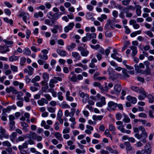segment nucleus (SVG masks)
<instances>
[{"mask_svg":"<svg viewBox=\"0 0 154 154\" xmlns=\"http://www.w3.org/2000/svg\"><path fill=\"white\" fill-rule=\"evenodd\" d=\"M5 113L3 112L2 113V116L1 117V119L2 121H5L7 120L6 117L7 115Z\"/></svg>","mask_w":154,"mask_h":154,"instance_id":"e2e57ef3","label":"nucleus"},{"mask_svg":"<svg viewBox=\"0 0 154 154\" xmlns=\"http://www.w3.org/2000/svg\"><path fill=\"white\" fill-rule=\"evenodd\" d=\"M75 111V109L72 108L71 109V112H69L68 110H66L64 112V115L66 117L69 116L70 117H73L74 116V113Z\"/></svg>","mask_w":154,"mask_h":154,"instance_id":"9b49d317","label":"nucleus"},{"mask_svg":"<svg viewBox=\"0 0 154 154\" xmlns=\"http://www.w3.org/2000/svg\"><path fill=\"white\" fill-rule=\"evenodd\" d=\"M152 149L150 148H148L147 149L141 150L142 154H151L152 152Z\"/></svg>","mask_w":154,"mask_h":154,"instance_id":"72a5a7b5","label":"nucleus"},{"mask_svg":"<svg viewBox=\"0 0 154 154\" xmlns=\"http://www.w3.org/2000/svg\"><path fill=\"white\" fill-rule=\"evenodd\" d=\"M139 130L141 131L140 134L136 133L134 134V137L138 139H141V141L143 143L146 142V140L147 137V134L145 128L143 126H141L139 128Z\"/></svg>","mask_w":154,"mask_h":154,"instance_id":"f257e3e1","label":"nucleus"},{"mask_svg":"<svg viewBox=\"0 0 154 154\" xmlns=\"http://www.w3.org/2000/svg\"><path fill=\"white\" fill-rule=\"evenodd\" d=\"M6 91L8 93L12 92L13 94H16L17 92L16 90L13 87L10 86L6 89Z\"/></svg>","mask_w":154,"mask_h":154,"instance_id":"393cba45","label":"nucleus"},{"mask_svg":"<svg viewBox=\"0 0 154 154\" xmlns=\"http://www.w3.org/2000/svg\"><path fill=\"white\" fill-rule=\"evenodd\" d=\"M70 129L69 128H65L63 130L62 133L63 134H68L69 133Z\"/></svg>","mask_w":154,"mask_h":154,"instance_id":"680f3d73","label":"nucleus"},{"mask_svg":"<svg viewBox=\"0 0 154 154\" xmlns=\"http://www.w3.org/2000/svg\"><path fill=\"white\" fill-rule=\"evenodd\" d=\"M43 96L48 101H51L52 99L51 96L48 94H44Z\"/></svg>","mask_w":154,"mask_h":154,"instance_id":"5fc2aeb1","label":"nucleus"},{"mask_svg":"<svg viewBox=\"0 0 154 154\" xmlns=\"http://www.w3.org/2000/svg\"><path fill=\"white\" fill-rule=\"evenodd\" d=\"M75 25L73 22H71L64 28V31L66 33L68 32L69 30H71Z\"/></svg>","mask_w":154,"mask_h":154,"instance_id":"4468645a","label":"nucleus"},{"mask_svg":"<svg viewBox=\"0 0 154 154\" xmlns=\"http://www.w3.org/2000/svg\"><path fill=\"white\" fill-rule=\"evenodd\" d=\"M17 136V133L16 132H13L9 136L11 140L13 142Z\"/></svg>","mask_w":154,"mask_h":154,"instance_id":"f704fd0d","label":"nucleus"},{"mask_svg":"<svg viewBox=\"0 0 154 154\" xmlns=\"http://www.w3.org/2000/svg\"><path fill=\"white\" fill-rule=\"evenodd\" d=\"M93 15V14L92 12H88L86 14L87 18L89 19L91 18Z\"/></svg>","mask_w":154,"mask_h":154,"instance_id":"338daca9","label":"nucleus"},{"mask_svg":"<svg viewBox=\"0 0 154 154\" xmlns=\"http://www.w3.org/2000/svg\"><path fill=\"white\" fill-rule=\"evenodd\" d=\"M129 48L132 51L131 56L133 57H134L137 53V47L135 46L131 45L130 46Z\"/></svg>","mask_w":154,"mask_h":154,"instance_id":"6ab92c4d","label":"nucleus"},{"mask_svg":"<svg viewBox=\"0 0 154 154\" xmlns=\"http://www.w3.org/2000/svg\"><path fill=\"white\" fill-rule=\"evenodd\" d=\"M85 30L86 32L91 31V32L93 33L95 31L96 29L94 26H91L90 27H86L85 28Z\"/></svg>","mask_w":154,"mask_h":154,"instance_id":"473e14b6","label":"nucleus"},{"mask_svg":"<svg viewBox=\"0 0 154 154\" xmlns=\"http://www.w3.org/2000/svg\"><path fill=\"white\" fill-rule=\"evenodd\" d=\"M26 61V58L24 57H22L20 58V64L23 66L24 65Z\"/></svg>","mask_w":154,"mask_h":154,"instance_id":"4d7b16f0","label":"nucleus"},{"mask_svg":"<svg viewBox=\"0 0 154 154\" xmlns=\"http://www.w3.org/2000/svg\"><path fill=\"white\" fill-rule=\"evenodd\" d=\"M127 100L131 103L135 104L137 102V99L135 97H132L131 96H128L127 97Z\"/></svg>","mask_w":154,"mask_h":154,"instance_id":"b1692460","label":"nucleus"},{"mask_svg":"<svg viewBox=\"0 0 154 154\" xmlns=\"http://www.w3.org/2000/svg\"><path fill=\"white\" fill-rule=\"evenodd\" d=\"M37 103L39 106H43L45 104H47L48 102L45 98H42L37 101Z\"/></svg>","mask_w":154,"mask_h":154,"instance_id":"a211bd4d","label":"nucleus"},{"mask_svg":"<svg viewBox=\"0 0 154 154\" xmlns=\"http://www.w3.org/2000/svg\"><path fill=\"white\" fill-rule=\"evenodd\" d=\"M131 0H123L122 1V4L124 6H127L128 5Z\"/></svg>","mask_w":154,"mask_h":154,"instance_id":"052dcab7","label":"nucleus"},{"mask_svg":"<svg viewBox=\"0 0 154 154\" xmlns=\"http://www.w3.org/2000/svg\"><path fill=\"white\" fill-rule=\"evenodd\" d=\"M85 149L80 150V149L77 148L75 149V152L78 154H84L85 153Z\"/></svg>","mask_w":154,"mask_h":154,"instance_id":"6e6d98bb","label":"nucleus"},{"mask_svg":"<svg viewBox=\"0 0 154 154\" xmlns=\"http://www.w3.org/2000/svg\"><path fill=\"white\" fill-rule=\"evenodd\" d=\"M3 42L5 44V45H6L8 47V48L12 47L14 44L13 41L11 40H9L8 38L4 39Z\"/></svg>","mask_w":154,"mask_h":154,"instance_id":"2eb2a0df","label":"nucleus"},{"mask_svg":"<svg viewBox=\"0 0 154 154\" xmlns=\"http://www.w3.org/2000/svg\"><path fill=\"white\" fill-rule=\"evenodd\" d=\"M16 109L15 105H13L11 106H8L6 108H4L2 111L3 112H9L12 110H15Z\"/></svg>","mask_w":154,"mask_h":154,"instance_id":"ddd939ff","label":"nucleus"},{"mask_svg":"<svg viewBox=\"0 0 154 154\" xmlns=\"http://www.w3.org/2000/svg\"><path fill=\"white\" fill-rule=\"evenodd\" d=\"M141 7L139 5L135 6V9H136V14L137 16H140L141 13Z\"/></svg>","mask_w":154,"mask_h":154,"instance_id":"412c9836","label":"nucleus"},{"mask_svg":"<svg viewBox=\"0 0 154 154\" xmlns=\"http://www.w3.org/2000/svg\"><path fill=\"white\" fill-rule=\"evenodd\" d=\"M138 116L140 118H146L147 117V115L144 112H141L138 115Z\"/></svg>","mask_w":154,"mask_h":154,"instance_id":"69168bd1","label":"nucleus"},{"mask_svg":"<svg viewBox=\"0 0 154 154\" xmlns=\"http://www.w3.org/2000/svg\"><path fill=\"white\" fill-rule=\"evenodd\" d=\"M117 146L116 145H113L112 146H107L106 149L111 154H119L120 153L119 151L117 149Z\"/></svg>","mask_w":154,"mask_h":154,"instance_id":"20e7f679","label":"nucleus"},{"mask_svg":"<svg viewBox=\"0 0 154 154\" xmlns=\"http://www.w3.org/2000/svg\"><path fill=\"white\" fill-rule=\"evenodd\" d=\"M147 97L149 103H152L154 102V97L152 95L148 94L147 96Z\"/></svg>","mask_w":154,"mask_h":154,"instance_id":"de8ad7c7","label":"nucleus"},{"mask_svg":"<svg viewBox=\"0 0 154 154\" xmlns=\"http://www.w3.org/2000/svg\"><path fill=\"white\" fill-rule=\"evenodd\" d=\"M20 17H22V18L24 22L26 23H27V20L29 19V14L24 12H21L19 15Z\"/></svg>","mask_w":154,"mask_h":154,"instance_id":"6e6552de","label":"nucleus"},{"mask_svg":"<svg viewBox=\"0 0 154 154\" xmlns=\"http://www.w3.org/2000/svg\"><path fill=\"white\" fill-rule=\"evenodd\" d=\"M61 107L63 109H69L70 108V106L66 103V102L63 101L61 104Z\"/></svg>","mask_w":154,"mask_h":154,"instance_id":"a19ab883","label":"nucleus"},{"mask_svg":"<svg viewBox=\"0 0 154 154\" xmlns=\"http://www.w3.org/2000/svg\"><path fill=\"white\" fill-rule=\"evenodd\" d=\"M40 77L38 75L36 76L34 78L32 79L31 81L32 82H35L38 81L40 79Z\"/></svg>","mask_w":154,"mask_h":154,"instance_id":"13d9d810","label":"nucleus"},{"mask_svg":"<svg viewBox=\"0 0 154 154\" xmlns=\"http://www.w3.org/2000/svg\"><path fill=\"white\" fill-rule=\"evenodd\" d=\"M69 79L72 82H76L77 81L76 75H74L71 77H69Z\"/></svg>","mask_w":154,"mask_h":154,"instance_id":"8fccbe9b","label":"nucleus"},{"mask_svg":"<svg viewBox=\"0 0 154 154\" xmlns=\"http://www.w3.org/2000/svg\"><path fill=\"white\" fill-rule=\"evenodd\" d=\"M76 46V44L74 43H72L70 45H67L66 48L68 51H72Z\"/></svg>","mask_w":154,"mask_h":154,"instance_id":"a878e982","label":"nucleus"},{"mask_svg":"<svg viewBox=\"0 0 154 154\" xmlns=\"http://www.w3.org/2000/svg\"><path fill=\"white\" fill-rule=\"evenodd\" d=\"M124 145L126 146V150L129 151L132 149V147L129 142H126L124 143Z\"/></svg>","mask_w":154,"mask_h":154,"instance_id":"c9c22d12","label":"nucleus"},{"mask_svg":"<svg viewBox=\"0 0 154 154\" xmlns=\"http://www.w3.org/2000/svg\"><path fill=\"white\" fill-rule=\"evenodd\" d=\"M57 96L58 99L60 101H62L64 98L63 96V93L61 92H59L57 93Z\"/></svg>","mask_w":154,"mask_h":154,"instance_id":"3c124183","label":"nucleus"},{"mask_svg":"<svg viewBox=\"0 0 154 154\" xmlns=\"http://www.w3.org/2000/svg\"><path fill=\"white\" fill-rule=\"evenodd\" d=\"M10 68L11 71L14 72H17L18 71L17 66L13 65H10Z\"/></svg>","mask_w":154,"mask_h":154,"instance_id":"58836bf2","label":"nucleus"},{"mask_svg":"<svg viewBox=\"0 0 154 154\" xmlns=\"http://www.w3.org/2000/svg\"><path fill=\"white\" fill-rule=\"evenodd\" d=\"M122 73L124 77L125 78L129 77V75L128 74L127 70L125 68H123L122 69Z\"/></svg>","mask_w":154,"mask_h":154,"instance_id":"09e8293b","label":"nucleus"},{"mask_svg":"<svg viewBox=\"0 0 154 154\" xmlns=\"http://www.w3.org/2000/svg\"><path fill=\"white\" fill-rule=\"evenodd\" d=\"M131 88L133 91L140 94L138 97V99L139 100H143L146 97V94L143 88H139L137 87L133 86L131 87Z\"/></svg>","mask_w":154,"mask_h":154,"instance_id":"f03ea898","label":"nucleus"},{"mask_svg":"<svg viewBox=\"0 0 154 154\" xmlns=\"http://www.w3.org/2000/svg\"><path fill=\"white\" fill-rule=\"evenodd\" d=\"M2 144L4 146H7L8 147H10L11 146L10 142L7 140L3 141L2 142Z\"/></svg>","mask_w":154,"mask_h":154,"instance_id":"864d4df0","label":"nucleus"},{"mask_svg":"<svg viewBox=\"0 0 154 154\" xmlns=\"http://www.w3.org/2000/svg\"><path fill=\"white\" fill-rule=\"evenodd\" d=\"M145 33L150 38H152L154 36V35L150 31H146L145 32Z\"/></svg>","mask_w":154,"mask_h":154,"instance_id":"774afa93","label":"nucleus"},{"mask_svg":"<svg viewBox=\"0 0 154 154\" xmlns=\"http://www.w3.org/2000/svg\"><path fill=\"white\" fill-rule=\"evenodd\" d=\"M107 18L106 15L105 14H102L101 15V17H98L97 20L100 22H103L104 20L106 19Z\"/></svg>","mask_w":154,"mask_h":154,"instance_id":"37998d69","label":"nucleus"},{"mask_svg":"<svg viewBox=\"0 0 154 154\" xmlns=\"http://www.w3.org/2000/svg\"><path fill=\"white\" fill-rule=\"evenodd\" d=\"M54 136L58 140L60 141L63 140V138L62 137L61 134L59 132H56L54 134Z\"/></svg>","mask_w":154,"mask_h":154,"instance_id":"4c0bfd02","label":"nucleus"},{"mask_svg":"<svg viewBox=\"0 0 154 154\" xmlns=\"http://www.w3.org/2000/svg\"><path fill=\"white\" fill-rule=\"evenodd\" d=\"M62 79L59 77H54L52 79H51L49 82V86L50 87L53 88L54 87V84L57 83L58 81H61Z\"/></svg>","mask_w":154,"mask_h":154,"instance_id":"39448f33","label":"nucleus"},{"mask_svg":"<svg viewBox=\"0 0 154 154\" xmlns=\"http://www.w3.org/2000/svg\"><path fill=\"white\" fill-rule=\"evenodd\" d=\"M108 72L109 76V78H111L113 81L121 77V75L120 74L115 73L114 70L111 67L108 68Z\"/></svg>","mask_w":154,"mask_h":154,"instance_id":"7ed1b4c3","label":"nucleus"},{"mask_svg":"<svg viewBox=\"0 0 154 154\" xmlns=\"http://www.w3.org/2000/svg\"><path fill=\"white\" fill-rule=\"evenodd\" d=\"M114 91L111 90L110 91L112 94H118L119 93L121 90V86L118 84H116L115 85L114 87Z\"/></svg>","mask_w":154,"mask_h":154,"instance_id":"0eeeda50","label":"nucleus"},{"mask_svg":"<svg viewBox=\"0 0 154 154\" xmlns=\"http://www.w3.org/2000/svg\"><path fill=\"white\" fill-rule=\"evenodd\" d=\"M20 57L12 55L10 57L8 58V60L9 61L13 62L14 61L18 60Z\"/></svg>","mask_w":154,"mask_h":154,"instance_id":"7c9ffc66","label":"nucleus"},{"mask_svg":"<svg viewBox=\"0 0 154 154\" xmlns=\"http://www.w3.org/2000/svg\"><path fill=\"white\" fill-rule=\"evenodd\" d=\"M15 122L14 121L9 122L10 127L11 130L13 131L14 129L15 128Z\"/></svg>","mask_w":154,"mask_h":154,"instance_id":"603ef678","label":"nucleus"},{"mask_svg":"<svg viewBox=\"0 0 154 154\" xmlns=\"http://www.w3.org/2000/svg\"><path fill=\"white\" fill-rule=\"evenodd\" d=\"M89 52L87 50V48H85L82 52H80L81 54L82 57H87L89 54Z\"/></svg>","mask_w":154,"mask_h":154,"instance_id":"2f4dec72","label":"nucleus"},{"mask_svg":"<svg viewBox=\"0 0 154 154\" xmlns=\"http://www.w3.org/2000/svg\"><path fill=\"white\" fill-rule=\"evenodd\" d=\"M87 129L85 131V133L88 134H90L91 133V131L94 129L93 127L90 125H87L86 126Z\"/></svg>","mask_w":154,"mask_h":154,"instance_id":"aec40b11","label":"nucleus"},{"mask_svg":"<svg viewBox=\"0 0 154 154\" xmlns=\"http://www.w3.org/2000/svg\"><path fill=\"white\" fill-rule=\"evenodd\" d=\"M124 118L122 119L123 122L125 123H129L130 122V119L129 117L125 114L123 115Z\"/></svg>","mask_w":154,"mask_h":154,"instance_id":"e433bc0d","label":"nucleus"},{"mask_svg":"<svg viewBox=\"0 0 154 154\" xmlns=\"http://www.w3.org/2000/svg\"><path fill=\"white\" fill-rule=\"evenodd\" d=\"M56 107H53L52 106H49L47 107L48 111L50 113H54L55 112Z\"/></svg>","mask_w":154,"mask_h":154,"instance_id":"a18cd8bd","label":"nucleus"},{"mask_svg":"<svg viewBox=\"0 0 154 154\" xmlns=\"http://www.w3.org/2000/svg\"><path fill=\"white\" fill-rule=\"evenodd\" d=\"M89 99V97L88 95L87 94L84 97L82 98V102L83 103H86L87 101Z\"/></svg>","mask_w":154,"mask_h":154,"instance_id":"bf43d9fd","label":"nucleus"},{"mask_svg":"<svg viewBox=\"0 0 154 154\" xmlns=\"http://www.w3.org/2000/svg\"><path fill=\"white\" fill-rule=\"evenodd\" d=\"M103 117V115L97 116L96 115H94L92 116L93 119L95 121H101Z\"/></svg>","mask_w":154,"mask_h":154,"instance_id":"bb28decb","label":"nucleus"},{"mask_svg":"<svg viewBox=\"0 0 154 154\" xmlns=\"http://www.w3.org/2000/svg\"><path fill=\"white\" fill-rule=\"evenodd\" d=\"M72 56L73 58L75 59L76 60H80L81 58V57L80 54L77 52H72Z\"/></svg>","mask_w":154,"mask_h":154,"instance_id":"f3484780","label":"nucleus"},{"mask_svg":"<svg viewBox=\"0 0 154 154\" xmlns=\"http://www.w3.org/2000/svg\"><path fill=\"white\" fill-rule=\"evenodd\" d=\"M6 130L4 128H0V139L2 140L3 138L8 139L9 137L8 135L5 134Z\"/></svg>","mask_w":154,"mask_h":154,"instance_id":"1a4fd4ad","label":"nucleus"},{"mask_svg":"<svg viewBox=\"0 0 154 154\" xmlns=\"http://www.w3.org/2000/svg\"><path fill=\"white\" fill-rule=\"evenodd\" d=\"M117 103L112 101L109 102L107 103V109L109 111H114L116 108Z\"/></svg>","mask_w":154,"mask_h":154,"instance_id":"423d86ee","label":"nucleus"},{"mask_svg":"<svg viewBox=\"0 0 154 154\" xmlns=\"http://www.w3.org/2000/svg\"><path fill=\"white\" fill-rule=\"evenodd\" d=\"M42 77L44 81H48L49 76L48 74L46 72L43 73L42 74Z\"/></svg>","mask_w":154,"mask_h":154,"instance_id":"79ce46f5","label":"nucleus"},{"mask_svg":"<svg viewBox=\"0 0 154 154\" xmlns=\"http://www.w3.org/2000/svg\"><path fill=\"white\" fill-rule=\"evenodd\" d=\"M93 86L95 87H98L102 91H108L109 90V88H108L107 86L106 85L104 88H103L100 83L99 82H94L93 83Z\"/></svg>","mask_w":154,"mask_h":154,"instance_id":"9d476101","label":"nucleus"},{"mask_svg":"<svg viewBox=\"0 0 154 154\" xmlns=\"http://www.w3.org/2000/svg\"><path fill=\"white\" fill-rule=\"evenodd\" d=\"M99 52L102 54H105L106 55L108 56L109 54L110 51L109 50L106 49L104 51V49L102 48H100V49L99 50Z\"/></svg>","mask_w":154,"mask_h":154,"instance_id":"4be33fe9","label":"nucleus"},{"mask_svg":"<svg viewBox=\"0 0 154 154\" xmlns=\"http://www.w3.org/2000/svg\"><path fill=\"white\" fill-rule=\"evenodd\" d=\"M139 122H140L141 124L144 125L145 126L150 127L151 125V123L150 122H147L146 120L140 119L139 120Z\"/></svg>","mask_w":154,"mask_h":154,"instance_id":"cd10ccee","label":"nucleus"},{"mask_svg":"<svg viewBox=\"0 0 154 154\" xmlns=\"http://www.w3.org/2000/svg\"><path fill=\"white\" fill-rule=\"evenodd\" d=\"M23 54L26 56H30L31 55V51L28 48H26L24 49Z\"/></svg>","mask_w":154,"mask_h":154,"instance_id":"c756f323","label":"nucleus"},{"mask_svg":"<svg viewBox=\"0 0 154 154\" xmlns=\"http://www.w3.org/2000/svg\"><path fill=\"white\" fill-rule=\"evenodd\" d=\"M56 51L57 52L59 55L62 57H65L66 56L67 54V52L64 50L57 49Z\"/></svg>","mask_w":154,"mask_h":154,"instance_id":"5701e85b","label":"nucleus"},{"mask_svg":"<svg viewBox=\"0 0 154 154\" xmlns=\"http://www.w3.org/2000/svg\"><path fill=\"white\" fill-rule=\"evenodd\" d=\"M10 51V49L8 48L6 45L0 46V53L2 54H6L9 52Z\"/></svg>","mask_w":154,"mask_h":154,"instance_id":"f8f14e48","label":"nucleus"},{"mask_svg":"<svg viewBox=\"0 0 154 154\" xmlns=\"http://www.w3.org/2000/svg\"><path fill=\"white\" fill-rule=\"evenodd\" d=\"M116 8L119 9L120 10H123V11H124L126 9V7H123L122 6V5H121L119 4H118L117 5V6H116Z\"/></svg>","mask_w":154,"mask_h":154,"instance_id":"0e129e2a","label":"nucleus"},{"mask_svg":"<svg viewBox=\"0 0 154 154\" xmlns=\"http://www.w3.org/2000/svg\"><path fill=\"white\" fill-rule=\"evenodd\" d=\"M134 67L135 70L138 73H143V71L141 69V68L139 67L137 64H135L134 65Z\"/></svg>","mask_w":154,"mask_h":154,"instance_id":"49530a36","label":"nucleus"},{"mask_svg":"<svg viewBox=\"0 0 154 154\" xmlns=\"http://www.w3.org/2000/svg\"><path fill=\"white\" fill-rule=\"evenodd\" d=\"M4 21L7 23H9L11 25H12L13 24V21L12 19H9L8 17H5L3 18Z\"/></svg>","mask_w":154,"mask_h":154,"instance_id":"c03bdc74","label":"nucleus"},{"mask_svg":"<svg viewBox=\"0 0 154 154\" xmlns=\"http://www.w3.org/2000/svg\"><path fill=\"white\" fill-rule=\"evenodd\" d=\"M43 16V14L42 12L39 11L38 12L35 13L34 17L35 18H38V17H42Z\"/></svg>","mask_w":154,"mask_h":154,"instance_id":"ea45409f","label":"nucleus"},{"mask_svg":"<svg viewBox=\"0 0 154 154\" xmlns=\"http://www.w3.org/2000/svg\"><path fill=\"white\" fill-rule=\"evenodd\" d=\"M34 69L30 66H28L27 68L25 69L24 71L25 73H27L29 75H32Z\"/></svg>","mask_w":154,"mask_h":154,"instance_id":"dca6fc26","label":"nucleus"},{"mask_svg":"<svg viewBox=\"0 0 154 154\" xmlns=\"http://www.w3.org/2000/svg\"><path fill=\"white\" fill-rule=\"evenodd\" d=\"M112 28V22L110 20H107V23L105 25V28L106 29H110Z\"/></svg>","mask_w":154,"mask_h":154,"instance_id":"c85d7f7f","label":"nucleus"}]
</instances>
